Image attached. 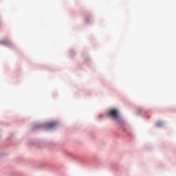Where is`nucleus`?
<instances>
[{"label":"nucleus","mask_w":176,"mask_h":176,"mask_svg":"<svg viewBox=\"0 0 176 176\" xmlns=\"http://www.w3.org/2000/svg\"><path fill=\"white\" fill-rule=\"evenodd\" d=\"M109 116L113 118V119H118L119 114L118 113V110L112 109L109 112Z\"/></svg>","instance_id":"nucleus-1"},{"label":"nucleus","mask_w":176,"mask_h":176,"mask_svg":"<svg viewBox=\"0 0 176 176\" xmlns=\"http://www.w3.org/2000/svg\"><path fill=\"white\" fill-rule=\"evenodd\" d=\"M56 126H57V123L50 122L48 124H47V130H50V129H54V127H56Z\"/></svg>","instance_id":"nucleus-2"},{"label":"nucleus","mask_w":176,"mask_h":176,"mask_svg":"<svg viewBox=\"0 0 176 176\" xmlns=\"http://www.w3.org/2000/svg\"><path fill=\"white\" fill-rule=\"evenodd\" d=\"M157 126H158V127H160V126H162V123L160 122L157 123Z\"/></svg>","instance_id":"nucleus-3"}]
</instances>
